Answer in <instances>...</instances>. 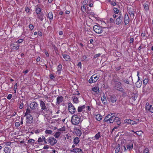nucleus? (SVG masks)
I'll list each match as a JSON object with an SVG mask.
<instances>
[{
    "label": "nucleus",
    "instance_id": "obj_2",
    "mask_svg": "<svg viewBox=\"0 0 153 153\" xmlns=\"http://www.w3.org/2000/svg\"><path fill=\"white\" fill-rule=\"evenodd\" d=\"M114 114H108L105 116L103 121L104 122H106L108 123H112L114 120Z\"/></svg>",
    "mask_w": 153,
    "mask_h": 153
},
{
    "label": "nucleus",
    "instance_id": "obj_47",
    "mask_svg": "<svg viewBox=\"0 0 153 153\" xmlns=\"http://www.w3.org/2000/svg\"><path fill=\"white\" fill-rule=\"evenodd\" d=\"M81 10L83 12H84L85 11L86 7L85 6H83L81 7Z\"/></svg>",
    "mask_w": 153,
    "mask_h": 153
},
{
    "label": "nucleus",
    "instance_id": "obj_28",
    "mask_svg": "<svg viewBox=\"0 0 153 153\" xmlns=\"http://www.w3.org/2000/svg\"><path fill=\"white\" fill-rule=\"evenodd\" d=\"M62 56L63 58L66 61L69 60L70 59V57L68 55L66 54H63Z\"/></svg>",
    "mask_w": 153,
    "mask_h": 153
},
{
    "label": "nucleus",
    "instance_id": "obj_31",
    "mask_svg": "<svg viewBox=\"0 0 153 153\" xmlns=\"http://www.w3.org/2000/svg\"><path fill=\"white\" fill-rule=\"evenodd\" d=\"M92 91L96 93H98L99 91V87H94L92 88Z\"/></svg>",
    "mask_w": 153,
    "mask_h": 153
},
{
    "label": "nucleus",
    "instance_id": "obj_21",
    "mask_svg": "<svg viewBox=\"0 0 153 153\" xmlns=\"http://www.w3.org/2000/svg\"><path fill=\"white\" fill-rule=\"evenodd\" d=\"M11 47L12 50H18L19 48V45H18L17 46H15L13 44L11 45Z\"/></svg>",
    "mask_w": 153,
    "mask_h": 153
},
{
    "label": "nucleus",
    "instance_id": "obj_27",
    "mask_svg": "<svg viewBox=\"0 0 153 153\" xmlns=\"http://www.w3.org/2000/svg\"><path fill=\"white\" fill-rule=\"evenodd\" d=\"M4 151L5 153H10L11 149L10 147H5L4 149Z\"/></svg>",
    "mask_w": 153,
    "mask_h": 153
},
{
    "label": "nucleus",
    "instance_id": "obj_7",
    "mask_svg": "<svg viewBox=\"0 0 153 153\" xmlns=\"http://www.w3.org/2000/svg\"><path fill=\"white\" fill-rule=\"evenodd\" d=\"M146 110L147 111H149L153 113V107H152V105H150L149 103H146L145 107Z\"/></svg>",
    "mask_w": 153,
    "mask_h": 153
},
{
    "label": "nucleus",
    "instance_id": "obj_25",
    "mask_svg": "<svg viewBox=\"0 0 153 153\" xmlns=\"http://www.w3.org/2000/svg\"><path fill=\"white\" fill-rule=\"evenodd\" d=\"M75 132V134L78 136H80L82 134L81 131L79 129H76Z\"/></svg>",
    "mask_w": 153,
    "mask_h": 153
},
{
    "label": "nucleus",
    "instance_id": "obj_10",
    "mask_svg": "<svg viewBox=\"0 0 153 153\" xmlns=\"http://www.w3.org/2000/svg\"><path fill=\"white\" fill-rule=\"evenodd\" d=\"M26 117V121L27 123L31 124L33 122V118L30 114H27L25 116Z\"/></svg>",
    "mask_w": 153,
    "mask_h": 153
},
{
    "label": "nucleus",
    "instance_id": "obj_23",
    "mask_svg": "<svg viewBox=\"0 0 153 153\" xmlns=\"http://www.w3.org/2000/svg\"><path fill=\"white\" fill-rule=\"evenodd\" d=\"M133 143H131L129 144L126 146V148L128 150L130 151L133 148Z\"/></svg>",
    "mask_w": 153,
    "mask_h": 153
},
{
    "label": "nucleus",
    "instance_id": "obj_50",
    "mask_svg": "<svg viewBox=\"0 0 153 153\" xmlns=\"http://www.w3.org/2000/svg\"><path fill=\"white\" fill-rule=\"evenodd\" d=\"M24 40L23 39H21L18 40L16 42L18 44L20 43L23 42Z\"/></svg>",
    "mask_w": 153,
    "mask_h": 153
},
{
    "label": "nucleus",
    "instance_id": "obj_43",
    "mask_svg": "<svg viewBox=\"0 0 153 153\" xmlns=\"http://www.w3.org/2000/svg\"><path fill=\"white\" fill-rule=\"evenodd\" d=\"M110 2V3H111V4L112 5H113V6H116L117 5V4L116 3V1L115 0L111 1Z\"/></svg>",
    "mask_w": 153,
    "mask_h": 153
},
{
    "label": "nucleus",
    "instance_id": "obj_26",
    "mask_svg": "<svg viewBox=\"0 0 153 153\" xmlns=\"http://www.w3.org/2000/svg\"><path fill=\"white\" fill-rule=\"evenodd\" d=\"M48 17L49 18V19L50 22H51L53 20V13L51 12H50L48 13Z\"/></svg>",
    "mask_w": 153,
    "mask_h": 153
},
{
    "label": "nucleus",
    "instance_id": "obj_3",
    "mask_svg": "<svg viewBox=\"0 0 153 153\" xmlns=\"http://www.w3.org/2000/svg\"><path fill=\"white\" fill-rule=\"evenodd\" d=\"M35 10L36 13L37 14L38 18L41 21H42L44 19V15L43 13L41 12V9L39 7H35Z\"/></svg>",
    "mask_w": 153,
    "mask_h": 153
},
{
    "label": "nucleus",
    "instance_id": "obj_58",
    "mask_svg": "<svg viewBox=\"0 0 153 153\" xmlns=\"http://www.w3.org/2000/svg\"><path fill=\"white\" fill-rule=\"evenodd\" d=\"M40 130L37 129V130H36L34 131V133L36 134H38L40 132Z\"/></svg>",
    "mask_w": 153,
    "mask_h": 153
},
{
    "label": "nucleus",
    "instance_id": "obj_36",
    "mask_svg": "<svg viewBox=\"0 0 153 153\" xmlns=\"http://www.w3.org/2000/svg\"><path fill=\"white\" fill-rule=\"evenodd\" d=\"M114 121H115L116 122H117V124H119L120 123V121L119 118L118 117H115L114 116Z\"/></svg>",
    "mask_w": 153,
    "mask_h": 153
},
{
    "label": "nucleus",
    "instance_id": "obj_44",
    "mask_svg": "<svg viewBox=\"0 0 153 153\" xmlns=\"http://www.w3.org/2000/svg\"><path fill=\"white\" fill-rule=\"evenodd\" d=\"M17 87H18V85L17 84V83H16L14 85V88H13V90H14V91H15V93H16V90L17 88Z\"/></svg>",
    "mask_w": 153,
    "mask_h": 153
},
{
    "label": "nucleus",
    "instance_id": "obj_22",
    "mask_svg": "<svg viewBox=\"0 0 153 153\" xmlns=\"http://www.w3.org/2000/svg\"><path fill=\"white\" fill-rule=\"evenodd\" d=\"M73 102L75 103H77L79 102L78 98L76 96L73 95L72 97Z\"/></svg>",
    "mask_w": 153,
    "mask_h": 153
},
{
    "label": "nucleus",
    "instance_id": "obj_42",
    "mask_svg": "<svg viewBox=\"0 0 153 153\" xmlns=\"http://www.w3.org/2000/svg\"><path fill=\"white\" fill-rule=\"evenodd\" d=\"M149 82V80L148 79L145 78L143 81V83L144 85L147 84Z\"/></svg>",
    "mask_w": 153,
    "mask_h": 153
},
{
    "label": "nucleus",
    "instance_id": "obj_37",
    "mask_svg": "<svg viewBox=\"0 0 153 153\" xmlns=\"http://www.w3.org/2000/svg\"><path fill=\"white\" fill-rule=\"evenodd\" d=\"M57 130L61 131H64L66 130L65 127V126L62 127L61 128L58 129Z\"/></svg>",
    "mask_w": 153,
    "mask_h": 153
},
{
    "label": "nucleus",
    "instance_id": "obj_30",
    "mask_svg": "<svg viewBox=\"0 0 153 153\" xmlns=\"http://www.w3.org/2000/svg\"><path fill=\"white\" fill-rule=\"evenodd\" d=\"M101 137V134L100 132H98L97 134L94 136V138L95 140H98Z\"/></svg>",
    "mask_w": 153,
    "mask_h": 153
},
{
    "label": "nucleus",
    "instance_id": "obj_51",
    "mask_svg": "<svg viewBox=\"0 0 153 153\" xmlns=\"http://www.w3.org/2000/svg\"><path fill=\"white\" fill-rule=\"evenodd\" d=\"M25 11L27 13H29L30 11V9L28 7H26Z\"/></svg>",
    "mask_w": 153,
    "mask_h": 153
},
{
    "label": "nucleus",
    "instance_id": "obj_16",
    "mask_svg": "<svg viewBox=\"0 0 153 153\" xmlns=\"http://www.w3.org/2000/svg\"><path fill=\"white\" fill-rule=\"evenodd\" d=\"M101 100L102 103L105 105L107 103V100L105 94H104L101 97Z\"/></svg>",
    "mask_w": 153,
    "mask_h": 153
},
{
    "label": "nucleus",
    "instance_id": "obj_9",
    "mask_svg": "<svg viewBox=\"0 0 153 153\" xmlns=\"http://www.w3.org/2000/svg\"><path fill=\"white\" fill-rule=\"evenodd\" d=\"M115 88V89L121 92H123L124 91L122 87L121 83L119 82H117L116 83Z\"/></svg>",
    "mask_w": 153,
    "mask_h": 153
},
{
    "label": "nucleus",
    "instance_id": "obj_19",
    "mask_svg": "<svg viewBox=\"0 0 153 153\" xmlns=\"http://www.w3.org/2000/svg\"><path fill=\"white\" fill-rule=\"evenodd\" d=\"M40 106L42 109L45 110L46 109V107L45 106V104L42 101H40Z\"/></svg>",
    "mask_w": 153,
    "mask_h": 153
},
{
    "label": "nucleus",
    "instance_id": "obj_57",
    "mask_svg": "<svg viewBox=\"0 0 153 153\" xmlns=\"http://www.w3.org/2000/svg\"><path fill=\"white\" fill-rule=\"evenodd\" d=\"M29 27L31 30H32L33 29L34 26L32 25H30Z\"/></svg>",
    "mask_w": 153,
    "mask_h": 153
},
{
    "label": "nucleus",
    "instance_id": "obj_5",
    "mask_svg": "<svg viewBox=\"0 0 153 153\" xmlns=\"http://www.w3.org/2000/svg\"><path fill=\"white\" fill-rule=\"evenodd\" d=\"M93 29L94 32L97 33H101L103 31L102 27L100 26L95 25L93 27Z\"/></svg>",
    "mask_w": 153,
    "mask_h": 153
},
{
    "label": "nucleus",
    "instance_id": "obj_34",
    "mask_svg": "<svg viewBox=\"0 0 153 153\" xmlns=\"http://www.w3.org/2000/svg\"><path fill=\"white\" fill-rule=\"evenodd\" d=\"M61 134V133L59 131L56 132L54 135V136L55 138H57L59 137Z\"/></svg>",
    "mask_w": 153,
    "mask_h": 153
},
{
    "label": "nucleus",
    "instance_id": "obj_15",
    "mask_svg": "<svg viewBox=\"0 0 153 153\" xmlns=\"http://www.w3.org/2000/svg\"><path fill=\"white\" fill-rule=\"evenodd\" d=\"M62 68V65L61 64H59L57 67V71H56L57 73L59 75L61 73Z\"/></svg>",
    "mask_w": 153,
    "mask_h": 153
},
{
    "label": "nucleus",
    "instance_id": "obj_11",
    "mask_svg": "<svg viewBox=\"0 0 153 153\" xmlns=\"http://www.w3.org/2000/svg\"><path fill=\"white\" fill-rule=\"evenodd\" d=\"M123 19V16L119 15L118 17L116 20V24L117 25H119L122 23Z\"/></svg>",
    "mask_w": 153,
    "mask_h": 153
},
{
    "label": "nucleus",
    "instance_id": "obj_13",
    "mask_svg": "<svg viewBox=\"0 0 153 153\" xmlns=\"http://www.w3.org/2000/svg\"><path fill=\"white\" fill-rule=\"evenodd\" d=\"M37 103L35 102H32L30 104V107L32 109L36 108L38 106Z\"/></svg>",
    "mask_w": 153,
    "mask_h": 153
},
{
    "label": "nucleus",
    "instance_id": "obj_8",
    "mask_svg": "<svg viewBox=\"0 0 153 153\" xmlns=\"http://www.w3.org/2000/svg\"><path fill=\"white\" fill-rule=\"evenodd\" d=\"M48 141L50 144L53 146L57 143V140L54 137H49L48 138Z\"/></svg>",
    "mask_w": 153,
    "mask_h": 153
},
{
    "label": "nucleus",
    "instance_id": "obj_52",
    "mask_svg": "<svg viewBox=\"0 0 153 153\" xmlns=\"http://www.w3.org/2000/svg\"><path fill=\"white\" fill-rule=\"evenodd\" d=\"M35 140L33 139H30L28 140L29 143H34Z\"/></svg>",
    "mask_w": 153,
    "mask_h": 153
},
{
    "label": "nucleus",
    "instance_id": "obj_24",
    "mask_svg": "<svg viewBox=\"0 0 153 153\" xmlns=\"http://www.w3.org/2000/svg\"><path fill=\"white\" fill-rule=\"evenodd\" d=\"M95 116L96 119L98 121H100L102 118V116L100 114H97Z\"/></svg>",
    "mask_w": 153,
    "mask_h": 153
},
{
    "label": "nucleus",
    "instance_id": "obj_33",
    "mask_svg": "<svg viewBox=\"0 0 153 153\" xmlns=\"http://www.w3.org/2000/svg\"><path fill=\"white\" fill-rule=\"evenodd\" d=\"M11 144V142H4L2 143L1 145L3 146H10Z\"/></svg>",
    "mask_w": 153,
    "mask_h": 153
},
{
    "label": "nucleus",
    "instance_id": "obj_62",
    "mask_svg": "<svg viewBox=\"0 0 153 153\" xmlns=\"http://www.w3.org/2000/svg\"><path fill=\"white\" fill-rule=\"evenodd\" d=\"M49 148V146L47 145H46L44 146L43 149H48Z\"/></svg>",
    "mask_w": 153,
    "mask_h": 153
},
{
    "label": "nucleus",
    "instance_id": "obj_14",
    "mask_svg": "<svg viewBox=\"0 0 153 153\" xmlns=\"http://www.w3.org/2000/svg\"><path fill=\"white\" fill-rule=\"evenodd\" d=\"M124 122L132 125L137 124L136 122L130 119L126 120H124Z\"/></svg>",
    "mask_w": 153,
    "mask_h": 153
},
{
    "label": "nucleus",
    "instance_id": "obj_61",
    "mask_svg": "<svg viewBox=\"0 0 153 153\" xmlns=\"http://www.w3.org/2000/svg\"><path fill=\"white\" fill-rule=\"evenodd\" d=\"M15 125L17 127H18L20 125L19 123L18 122H16L15 123Z\"/></svg>",
    "mask_w": 153,
    "mask_h": 153
},
{
    "label": "nucleus",
    "instance_id": "obj_60",
    "mask_svg": "<svg viewBox=\"0 0 153 153\" xmlns=\"http://www.w3.org/2000/svg\"><path fill=\"white\" fill-rule=\"evenodd\" d=\"M38 142L39 143L42 142H43L41 137H39L38 138Z\"/></svg>",
    "mask_w": 153,
    "mask_h": 153
},
{
    "label": "nucleus",
    "instance_id": "obj_48",
    "mask_svg": "<svg viewBox=\"0 0 153 153\" xmlns=\"http://www.w3.org/2000/svg\"><path fill=\"white\" fill-rule=\"evenodd\" d=\"M135 134L138 135H141L142 134V131H137L135 132Z\"/></svg>",
    "mask_w": 153,
    "mask_h": 153
},
{
    "label": "nucleus",
    "instance_id": "obj_64",
    "mask_svg": "<svg viewBox=\"0 0 153 153\" xmlns=\"http://www.w3.org/2000/svg\"><path fill=\"white\" fill-rule=\"evenodd\" d=\"M134 41V39L133 38H131L130 39V43H132Z\"/></svg>",
    "mask_w": 153,
    "mask_h": 153
},
{
    "label": "nucleus",
    "instance_id": "obj_39",
    "mask_svg": "<svg viewBox=\"0 0 153 153\" xmlns=\"http://www.w3.org/2000/svg\"><path fill=\"white\" fill-rule=\"evenodd\" d=\"M52 131L49 130H46L45 131V133L46 134H51L52 133Z\"/></svg>",
    "mask_w": 153,
    "mask_h": 153
},
{
    "label": "nucleus",
    "instance_id": "obj_12",
    "mask_svg": "<svg viewBox=\"0 0 153 153\" xmlns=\"http://www.w3.org/2000/svg\"><path fill=\"white\" fill-rule=\"evenodd\" d=\"M124 21L125 25H127L129 22V19L128 14H126L124 16Z\"/></svg>",
    "mask_w": 153,
    "mask_h": 153
},
{
    "label": "nucleus",
    "instance_id": "obj_32",
    "mask_svg": "<svg viewBox=\"0 0 153 153\" xmlns=\"http://www.w3.org/2000/svg\"><path fill=\"white\" fill-rule=\"evenodd\" d=\"M79 142V139L78 137H75L74 140V144H77Z\"/></svg>",
    "mask_w": 153,
    "mask_h": 153
},
{
    "label": "nucleus",
    "instance_id": "obj_49",
    "mask_svg": "<svg viewBox=\"0 0 153 153\" xmlns=\"http://www.w3.org/2000/svg\"><path fill=\"white\" fill-rule=\"evenodd\" d=\"M144 7L145 10H148L149 6L148 5V4H144Z\"/></svg>",
    "mask_w": 153,
    "mask_h": 153
},
{
    "label": "nucleus",
    "instance_id": "obj_56",
    "mask_svg": "<svg viewBox=\"0 0 153 153\" xmlns=\"http://www.w3.org/2000/svg\"><path fill=\"white\" fill-rule=\"evenodd\" d=\"M12 97V95L11 94H9L8 95L7 98L8 99L10 100L11 98Z\"/></svg>",
    "mask_w": 153,
    "mask_h": 153
},
{
    "label": "nucleus",
    "instance_id": "obj_1",
    "mask_svg": "<svg viewBox=\"0 0 153 153\" xmlns=\"http://www.w3.org/2000/svg\"><path fill=\"white\" fill-rule=\"evenodd\" d=\"M82 116V114L79 113H77L76 115H73L71 120L72 124L74 125L78 124L80 122V117Z\"/></svg>",
    "mask_w": 153,
    "mask_h": 153
},
{
    "label": "nucleus",
    "instance_id": "obj_55",
    "mask_svg": "<svg viewBox=\"0 0 153 153\" xmlns=\"http://www.w3.org/2000/svg\"><path fill=\"white\" fill-rule=\"evenodd\" d=\"M24 106V104L22 102L19 105V108L20 109H22L23 108Z\"/></svg>",
    "mask_w": 153,
    "mask_h": 153
},
{
    "label": "nucleus",
    "instance_id": "obj_63",
    "mask_svg": "<svg viewBox=\"0 0 153 153\" xmlns=\"http://www.w3.org/2000/svg\"><path fill=\"white\" fill-rule=\"evenodd\" d=\"M38 33L39 35L40 36H42V32L41 31H38Z\"/></svg>",
    "mask_w": 153,
    "mask_h": 153
},
{
    "label": "nucleus",
    "instance_id": "obj_46",
    "mask_svg": "<svg viewBox=\"0 0 153 153\" xmlns=\"http://www.w3.org/2000/svg\"><path fill=\"white\" fill-rule=\"evenodd\" d=\"M84 109L87 112H88L90 111V108L88 106H85V109Z\"/></svg>",
    "mask_w": 153,
    "mask_h": 153
},
{
    "label": "nucleus",
    "instance_id": "obj_17",
    "mask_svg": "<svg viewBox=\"0 0 153 153\" xmlns=\"http://www.w3.org/2000/svg\"><path fill=\"white\" fill-rule=\"evenodd\" d=\"M63 101V98L62 96H59L56 99V103L59 105Z\"/></svg>",
    "mask_w": 153,
    "mask_h": 153
},
{
    "label": "nucleus",
    "instance_id": "obj_4",
    "mask_svg": "<svg viewBox=\"0 0 153 153\" xmlns=\"http://www.w3.org/2000/svg\"><path fill=\"white\" fill-rule=\"evenodd\" d=\"M99 76L96 74L93 75L89 80V82L90 83H92L95 82L99 79Z\"/></svg>",
    "mask_w": 153,
    "mask_h": 153
},
{
    "label": "nucleus",
    "instance_id": "obj_59",
    "mask_svg": "<svg viewBox=\"0 0 153 153\" xmlns=\"http://www.w3.org/2000/svg\"><path fill=\"white\" fill-rule=\"evenodd\" d=\"M50 78L51 79H53L55 78V77L52 74H51L50 75Z\"/></svg>",
    "mask_w": 153,
    "mask_h": 153
},
{
    "label": "nucleus",
    "instance_id": "obj_40",
    "mask_svg": "<svg viewBox=\"0 0 153 153\" xmlns=\"http://www.w3.org/2000/svg\"><path fill=\"white\" fill-rule=\"evenodd\" d=\"M128 13H129L130 16L131 17L133 16V18H134V11L133 10H129L128 11Z\"/></svg>",
    "mask_w": 153,
    "mask_h": 153
},
{
    "label": "nucleus",
    "instance_id": "obj_6",
    "mask_svg": "<svg viewBox=\"0 0 153 153\" xmlns=\"http://www.w3.org/2000/svg\"><path fill=\"white\" fill-rule=\"evenodd\" d=\"M68 110L71 114H74L76 111V109L71 103H69L68 105Z\"/></svg>",
    "mask_w": 153,
    "mask_h": 153
},
{
    "label": "nucleus",
    "instance_id": "obj_35",
    "mask_svg": "<svg viewBox=\"0 0 153 153\" xmlns=\"http://www.w3.org/2000/svg\"><path fill=\"white\" fill-rule=\"evenodd\" d=\"M120 146L119 144H118L117 146L116 147L115 152L116 153H118L120 150Z\"/></svg>",
    "mask_w": 153,
    "mask_h": 153
},
{
    "label": "nucleus",
    "instance_id": "obj_20",
    "mask_svg": "<svg viewBox=\"0 0 153 153\" xmlns=\"http://www.w3.org/2000/svg\"><path fill=\"white\" fill-rule=\"evenodd\" d=\"M85 105H82L81 106L79 107L78 108V113L81 114V112L82 111L83 109H85Z\"/></svg>",
    "mask_w": 153,
    "mask_h": 153
},
{
    "label": "nucleus",
    "instance_id": "obj_54",
    "mask_svg": "<svg viewBox=\"0 0 153 153\" xmlns=\"http://www.w3.org/2000/svg\"><path fill=\"white\" fill-rule=\"evenodd\" d=\"M101 54L100 53L94 55V58H96L97 57H98L100 56Z\"/></svg>",
    "mask_w": 153,
    "mask_h": 153
},
{
    "label": "nucleus",
    "instance_id": "obj_29",
    "mask_svg": "<svg viewBox=\"0 0 153 153\" xmlns=\"http://www.w3.org/2000/svg\"><path fill=\"white\" fill-rule=\"evenodd\" d=\"M142 81H140V80H138L136 83V86L138 88H140L142 85Z\"/></svg>",
    "mask_w": 153,
    "mask_h": 153
},
{
    "label": "nucleus",
    "instance_id": "obj_41",
    "mask_svg": "<svg viewBox=\"0 0 153 153\" xmlns=\"http://www.w3.org/2000/svg\"><path fill=\"white\" fill-rule=\"evenodd\" d=\"M74 150V151L76 153H81V150L80 149L77 148V149H75Z\"/></svg>",
    "mask_w": 153,
    "mask_h": 153
},
{
    "label": "nucleus",
    "instance_id": "obj_18",
    "mask_svg": "<svg viewBox=\"0 0 153 153\" xmlns=\"http://www.w3.org/2000/svg\"><path fill=\"white\" fill-rule=\"evenodd\" d=\"M108 100L112 103H114L117 100V98L115 96H111Z\"/></svg>",
    "mask_w": 153,
    "mask_h": 153
},
{
    "label": "nucleus",
    "instance_id": "obj_53",
    "mask_svg": "<svg viewBox=\"0 0 153 153\" xmlns=\"http://www.w3.org/2000/svg\"><path fill=\"white\" fill-rule=\"evenodd\" d=\"M143 153H149V150L147 148H146L143 151Z\"/></svg>",
    "mask_w": 153,
    "mask_h": 153
},
{
    "label": "nucleus",
    "instance_id": "obj_38",
    "mask_svg": "<svg viewBox=\"0 0 153 153\" xmlns=\"http://www.w3.org/2000/svg\"><path fill=\"white\" fill-rule=\"evenodd\" d=\"M113 10L114 13L116 14H117L119 12V10L116 7H114L113 8Z\"/></svg>",
    "mask_w": 153,
    "mask_h": 153
},
{
    "label": "nucleus",
    "instance_id": "obj_45",
    "mask_svg": "<svg viewBox=\"0 0 153 153\" xmlns=\"http://www.w3.org/2000/svg\"><path fill=\"white\" fill-rule=\"evenodd\" d=\"M30 110L29 108H27V109L25 113V116H26L27 114H30Z\"/></svg>",
    "mask_w": 153,
    "mask_h": 153
}]
</instances>
